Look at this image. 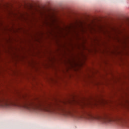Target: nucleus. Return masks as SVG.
Masks as SVG:
<instances>
[{"label": "nucleus", "instance_id": "1", "mask_svg": "<svg viewBox=\"0 0 129 129\" xmlns=\"http://www.w3.org/2000/svg\"><path fill=\"white\" fill-rule=\"evenodd\" d=\"M121 124H122V125H124V126L127 125V122L126 121H122L121 122Z\"/></svg>", "mask_w": 129, "mask_h": 129}, {"label": "nucleus", "instance_id": "3", "mask_svg": "<svg viewBox=\"0 0 129 129\" xmlns=\"http://www.w3.org/2000/svg\"><path fill=\"white\" fill-rule=\"evenodd\" d=\"M5 101V99H0V101Z\"/></svg>", "mask_w": 129, "mask_h": 129}, {"label": "nucleus", "instance_id": "2", "mask_svg": "<svg viewBox=\"0 0 129 129\" xmlns=\"http://www.w3.org/2000/svg\"><path fill=\"white\" fill-rule=\"evenodd\" d=\"M26 104H27V105H29V106H32V105H33V104H34L32 102H28Z\"/></svg>", "mask_w": 129, "mask_h": 129}]
</instances>
